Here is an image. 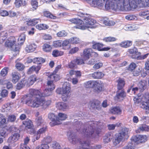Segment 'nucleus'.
I'll return each instance as SVG.
<instances>
[{
    "label": "nucleus",
    "instance_id": "obj_1",
    "mask_svg": "<svg viewBox=\"0 0 149 149\" xmlns=\"http://www.w3.org/2000/svg\"><path fill=\"white\" fill-rule=\"evenodd\" d=\"M75 126L77 127V130L79 131L85 136L91 138L95 137L98 135L101 132L100 129L94 131V127L95 124L93 122H90L84 125L80 121H75Z\"/></svg>",
    "mask_w": 149,
    "mask_h": 149
},
{
    "label": "nucleus",
    "instance_id": "obj_2",
    "mask_svg": "<svg viewBox=\"0 0 149 149\" xmlns=\"http://www.w3.org/2000/svg\"><path fill=\"white\" fill-rule=\"evenodd\" d=\"M79 15L81 17H84L83 19V21L78 18H72L68 20L72 23L78 24L81 25L83 22H84V24L82 25L75 26V27L76 29L84 30L88 28H93L95 27L93 25L95 23L96 21L91 18L89 15L83 13H80Z\"/></svg>",
    "mask_w": 149,
    "mask_h": 149
},
{
    "label": "nucleus",
    "instance_id": "obj_3",
    "mask_svg": "<svg viewBox=\"0 0 149 149\" xmlns=\"http://www.w3.org/2000/svg\"><path fill=\"white\" fill-rule=\"evenodd\" d=\"M29 94L27 96V99L26 104L28 106L33 108H37L41 106L42 104L41 102L42 95L40 91L31 89L29 90Z\"/></svg>",
    "mask_w": 149,
    "mask_h": 149
},
{
    "label": "nucleus",
    "instance_id": "obj_4",
    "mask_svg": "<svg viewBox=\"0 0 149 149\" xmlns=\"http://www.w3.org/2000/svg\"><path fill=\"white\" fill-rule=\"evenodd\" d=\"M68 138L69 141L73 144L77 143L81 144L82 147L77 146V149H90V143L88 141H81L79 140L77 141L75 134L71 132H68L67 133Z\"/></svg>",
    "mask_w": 149,
    "mask_h": 149
},
{
    "label": "nucleus",
    "instance_id": "obj_5",
    "mask_svg": "<svg viewBox=\"0 0 149 149\" xmlns=\"http://www.w3.org/2000/svg\"><path fill=\"white\" fill-rule=\"evenodd\" d=\"M16 39L14 37H10L5 42V46L10 48L17 55L18 54L20 49V46L16 44Z\"/></svg>",
    "mask_w": 149,
    "mask_h": 149
},
{
    "label": "nucleus",
    "instance_id": "obj_6",
    "mask_svg": "<svg viewBox=\"0 0 149 149\" xmlns=\"http://www.w3.org/2000/svg\"><path fill=\"white\" fill-rule=\"evenodd\" d=\"M70 84L67 82L63 84L62 89L58 88L56 91L57 93L62 95L61 97L63 100L66 101L70 97Z\"/></svg>",
    "mask_w": 149,
    "mask_h": 149
},
{
    "label": "nucleus",
    "instance_id": "obj_7",
    "mask_svg": "<svg viewBox=\"0 0 149 149\" xmlns=\"http://www.w3.org/2000/svg\"><path fill=\"white\" fill-rule=\"evenodd\" d=\"M48 88L45 89L43 94L40 92V94L42 95L41 97H44L48 96L52 94V91L55 88V86L52 83V81H49L47 83Z\"/></svg>",
    "mask_w": 149,
    "mask_h": 149
},
{
    "label": "nucleus",
    "instance_id": "obj_8",
    "mask_svg": "<svg viewBox=\"0 0 149 149\" xmlns=\"http://www.w3.org/2000/svg\"><path fill=\"white\" fill-rule=\"evenodd\" d=\"M147 137L146 135H137L132 137V139L138 143L144 142L147 141Z\"/></svg>",
    "mask_w": 149,
    "mask_h": 149
},
{
    "label": "nucleus",
    "instance_id": "obj_9",
    "mask_svg": "<svg viewBox=\"0 0 149 149\" xmlns=\"http://www.w3.org/2000/svg\"><path fill=\"white\" fill-rule=\"evenodd\" d=\"M23 124L24 125L25 127L28 128L29 130H31V131L29 132V133H33L34 132L35 130L33 128V126L32 124V123L31 120H26L25 121L23 122Z\"/></svg>",
    "mask_w": 149,
    "mask_h": 149
},
{
    "label": "nucleus",
    "instance_id": "obj_10",
    "mask_svg": "<svg viewBox=\"0 0 149 149\" xmlns=\"http://www.w3.org/2000/svg\"><path fill=\"white\" fill-rule=\"evenodd\" d=\"M48 118L52 121L50 123L51 126L58 125L60 123L57 122V117L53 113H50L48 115Z\"/></svg>",
    "mask_w": 149,
    "mask_h": 149
},
{
    "label": "nucleus",
    "instance_id": "obj_11",
    "mask_svg": "<svg viewBox=\"0 0 149 149\" xmlns=\"http://www.w3.org/2000/svg\"><path fill=\"white\" fill-rule=\"evenodd\" d=\"M93 45L92 47L93 49H97L99 51H108L110 49V47H106L102 48L103 46V44L99 43H96L95 42L93 41Z\"/></svg>",
    "mask_w": 149,
    "mask_h": 149
},
{
    "label": "nucleus",
    "instance_id": "obj_12",
    "mask_svg": "<svg viewBox=\"0 0 149 149\" xmlns=\"http://www.w3.org/2000/svg\"><path fill=\"white\" fill-rule=\"evenodd\" d=\"M128 129L126 128H123L121 131L117 134L123 140L127 139L129 137L128 134Z\"/></svg>",
    "mask_w": 149,
    "mask_h": 149
},
{
    "label": "nucleus",
    "instance_id": "obj_13",
    "mask_svg": "<svg viewBox=\"0 0 149 149\" xmlns=\"http://www.w3.org/2000/svg\"><path fill=\"white\" fill-rule=\"evenodd\" d=\"M125 96V93L124 90H118L117 92L116 95L115 97V99L116 100L120 101L123 100Z\"/></svg>",
    "mask_w": 149,
    "mask_h": 149
},
{
    "label": "nucleus",
    "instance_id": "obj_14",
    "mask_svg": "<svg viewBox=\"0 0 149 149\" xmlns=\"http://www.w3.org/2000/svg\"><path fill=\"white\" fill-rule=\"evenodd\" d=\"M128 52L132 58H138L140 54V53L138 52L137 48L135 47L129 49Z\"/></svg>",
    "mask_w": 149,
    "mask_h": 149
},
{
    "label": "nucleus",
    "instance_id": "obj_15",
    "mask_svg": "<svg viewBox=\"0 0 149 149\" xmlns=\"http://www.w3.org/2000/svg\"><path fill=\"white\" fill-rule=\"evenodd\" d=\"M20 137L19 134L17 133L14 134L8 138V141L9 143H12L17 141Z\"/></svg>",
    "mask_w": 149,
    "mask_h": 149
},
{
    "label": "nucleus",
    "instance_id": "obj_16",
    "mask_svg": "<svg viewBox=\"0 0 149 149\" xmlns=\"http://www.w3.org/2000/svg\"><path fill=\"white\" fill-rule=\"evenodd\" d=\"M92 52V50L91 48L86 49L84 50L83 57L85 60L89 59Z\"/></svg>",
    "mask_w": 149,
    "mask_h": 149
},
{
    "label": "nucleus",
    "instance_id": "obj_17",
    "mask_svg": "<svg viewBox=\"0 0 149 149\" xmlns=\"http://www.w3.org/2000/svg\"><path fill=\"white\" fill-rule=\"evenodd\" d=\"M12 81L14 84H16L20 79L21 77L18 72H14L12 74Z\"/></svg>",
    "mask_w": 149,
    "mask_h": 149
},
{
    "label": "nucleus",
    "instance_id": "obj_18",
    "mask_svg": "<svg viewBox=\"0 0 149 149\" xmlns=\"http://www.w3.org/2000/svg\"><path fill=\"white\" fill-rule=\"evenodd\" d=\"M23 80L26 81V84H25V85L30 86L32 85L36 79L35 76L32 75L30 76L27 80L25 79H23Z\"/></svg>",
    "mask_w": 149,
    "mask_h": 149
},
{
    "label": "nucleus",
    "instance_id": "obj_19",
    "mask_svg": "<svg viewBox=\"0 0 149 149\" xmlns=\"http://www.w3.org/2000/svg\"><path fill=\"white\" fill-rule=\"evenodd\" d=\"M122 111L121 108L118 106L111 107L110 110L111 113L114 114H120L122 113Z\"/></svg>",
    "mask_w": 149,
    "mask_h": 149
},
{
    "label": "nucleus",
    "instance_id": "obj_20",
    "mask_svg": "<svg viewBox=\"0 0 149 149\" xmlns=\"http://www.w3.org/2000/svg\"><path fill=\"white\" fill-rule=\"evenodd\" d=\"M148 102H143L140 104V107L146 110V113H149V99H148Z\"/></svg>",
    "mask_w": 149,
    "mask_h": 149
},
{
    "label": "nucleus",
    "instance_id": "obj_21",
    "mask_svg": "<svg viewBox=\"0 0 149 149\" xmlns=\"http://www.w3.org/2000/svg\"><path fill=\"white\" fill-rule=\"evenodd\" d=\"M36 47V45L34 43L27 45L25 48V51L28 53L32 52L35 50Z\"/></svg>",
    "mask_w": 149,
    "mask_h": 149
},
{
    "label": "nucleus",
    "instance_id": "obj_22",
    "mask_svg": "<svg viewBox=\"0 0 149 149\" xmlns=\"http://www.w3.org/2000/svg\"><path fill=\"white\" fill-rule=\"evenodd\" d=\"M139 89L141 91H143L146 88L147 82L145 80L141 81L138 84Z\"/></svg>",
    "mask_w": 149,
    "mask_h": 149
},
{
    "label": "nucleus",
    "instance_id": "obj_23",
    "mask_svg": "<svg viewBox=\"0 0 149 149\" xmlns=\"http://www.w3.org/2000/svg\"><path fill=\"white\" fill-rule=\"evenodd\" d=\"M97 82L95 81H90L84 83V86L86 88H93L96 85Z\"/></svg>",
    "mask_w": 149,
    "mask_h": 149
},
{
    "label": "nucleus",
    "instance_id": "obj_24",
    "mask_svg": "<svg viewBox=\"0 0 149 149\" xmlns=\"http://www.w3.org/2000/svg\"><path fill=\"white\" fill-rule=\"evenodd\" d=\"M132 44V42L131 41L127 40L121 42L119 45L122 47L127 48L131 46Z\"/></svg>",
    "mask_w": 149,
    "mask_h": 149
},
{
    "label": "nucleus",
    "instance_id": "obj_25",
    "mask_svg": "<svg viewBox=\"0 0 149 149\" xmlns=\"http://www.w3.org/2000/svg\"><path fill=\"white\" fill-rule=\"evenodd\" d=\"M59 79V76L54 73H52L49 74L48 76V80L49 81H52L53 83L54 80H57Z\"/></svg>",
    "mask_w": 149,
    "mask_h": 149
},
{
    "label": "nucleus",
    "instance_id": "obj_26",
    "mask_svg": "<svg viewBox=\"0 0 149 149\" xmlns=\"http://www.w3.org/2000/svg\"><path fill=\"white\" fill-rule=\"evenodd\" d=\"M100 104V101H96L95 102H92L91 105V107L94 109L99 110L101 109V106Z\"/></svg>",
    "mask_w": 149,
    "mask_h": 149
},
{
    "label": "nucleus",
    "instance_id": "obj_27",
    "mask_svg": "<svg viewBox=\"0 0 149 149\" xmlns=\"http://www.w3.org/2000/svg\"><path fill=\"white\" fill-rule=\"evenodd\" d=\"M118 84L117 85L118 90H124L123 88L125 84V81L122 79L119 78L117 81Z\"/></svg>",
    "mask_w": 149,
    "mask_h": 149
},
{
    "label": "nucleus",
    "instance_id": "obj_28",
    "mask_svg": "<svg viewBox=\"0 0 149 149\" xmlns=\"http://www.w3.org/2000/svg\"><path fill=\"white\" fill-rule=\"evenodd\" d=\"M6 124V118L3 114L0 113V127H3Z\"/></svg>",
    "mask_w": 149,
    "mask_h": 149
},
{
    "label": "nucleus",
    "instance_id": "obj_29",
    "mask_svg": "<svg viewBox=\"0 0 149 149\" xmlns=\"http://www.w3.org/2000/svg\"><path fill=\"white\" fill-rule=\"evenodd\" d=\"M104 75V74L101 72H95L92 74V77L94 79H101Z\"/></svg>",
    "mask_w": 149,
    "mask_h": 149
},
{
    "label": "nucleus",
    "instance_id": "obj_30",
    "mask_svg": "<svg viewBox=\"0 0 149 149\" xmlns=\"http://www.w3.org/2000/svg\"><path fill=\"white\" fill-rule=\"evenodd\" d=\"M102 86L103 85L102 84L97 82L95 86L93 87L94 88V91L98 93L100 92L102 90Z\"/></svg>",
    "mask_w": 149,
    "mask_h": 149
},
{
    "label": "nucleus",
    "instance_id": "obj_31",
    "mask_svg": "<svg viewBox=\"0 0 149 149\" xmlns=\"http://www.w3.org/2000/svg\"><path fill=\"white\" fill-rule=\"evenodd\" d=\"M51 146L53 149H70L66 148L62 149L60 144L56 141L53 142Z\"/></svg>",
    "mask_w": 149,
    "mask_h": 149
},
{
    "label": "nucleus",
    "instance_id": "obj_32",
    "mask_svg": "<svg viewBox=\"0 0 149 149\" xmlns=\"http://www.w3.org/2000/svg\"><path fill=\"white\" fill-rule=\"evenodd\" d=\"M36 123L37 126H42L45 124L44 120L41 116H39L36 119Z\"/></svg>",
    "mask_w": 149,
    "mask_h": 149
},
{
    "label": "nucleus",
    "instance_id": "obj_33",
    "mask_svg": "<svg viewBox=\"0 0 149 149\" xmlns=\"http://www.w3.org/2000/svg\"><path fill=\"white\" fill-rule=\"evenodd\" d=\"M57 108L59 110H63L66 109L67 106L66 104L63 102H59L56 105Z\"/></svg>",
    "mask_w": 149,
    "mask_h": 149
},
{
    "label": "nucleus",
    "instance_id": "obj_34",
    "mask_svg": "<svg viewBox=\"0 0 149 149\" xmlns=\"http://www.w3.org/2000/svg\"><path fill=\"white\" fill-rule=\"evenodd\" d=\"M11 109V106L10 103H7L4 104L1 110L2 112H7L10 110Z\"/></svg>",
    "mask_w": 149,
    "mask_h": 149
},
{
    "label": "nucleus",
    "instance_id": "obj_35",
    "mask_svg": "<svg viewBox=\"0 0 149 149\" xmlns=\"http://www.w3.org/2000/svg\"><path fill=\"white\" fill-rule=\"evenodd\" d=\"M40 21L38 19H34L29 21L26 23L27 26H33L38 23Z\"/></svg>",
    "mask_w": 149,
    "mask_h": 149
},
{
    "label": "nucleus",
    "instance_id": "obj_36",
    "mask_svg": "<svg viewBox=\"0 0 149 149\" xmlns=\"http://www.w3.org/2000/svg\"><path fill=\"white\" fill-rule=\"evenodd\" d=\"M26 81L24 80L23 79H22L20 82H18L16 86V88L20 90L22 89L26 84Z\"/></svg>",
    "mask_w": 149,
    "mask_h": 149
},
{
    "label": "nucleus",
    "instance_id": "obj_37",
    "mask_svg": "<svg viewBox=\"0 0 149 149\" xmlns=\"http://www.w3.org/2000/svg\"><path fill=\"white\" fill-rule=\"evenodd\" d=\"M67 115L65 113H59L57 117V122L60 123L59 120H65L67 118Z\"/></svg>",
    "mask_w": 149,
    "mask_h": 149
},
{
    "label": "nucleus",
    "instance_id": "obj_38",
    "mask_svg": "<svg viewBox=\"0 0 149 149\" xmlns=\"http://www.w3.org/2000/svg\"><path fill=\"white\" fill-rule=\"evenodd\" d=\"M33 62L37 64L43 63L45 61L44 59L41 57H37L34 58L32 60Z\"/></svg>",
    "mask_w": 149,
    "mask_h": 149
},
{
    "label": "nucleus",
    "instance_id": "obj_39",
    "mask_svg": "<svg viewBox=\"0 0 149 149\" xmlns=\"http://www.w3.org/2000/svg\"><path fill=\"white\" fill-rule=\"evenodd\" d=\"M42 100H41L42 104L41 106L43 108H46L47 106L49 105L51 103V101L50 100L45 101L44 97H42Z\"/></svg>",
    "mask_w": 149,
    "mask_h": 149
},
{
    "label": "nucleus",
    "instance_id": "obj_40",
    "mask_svg": "<svg viewBox=\"0 0 149 149\" xmlns=\"http://www.w3.org/2000/svg\"><path fill=\"white\" fill-rule=\"evenodd\" d=\"M26 36L24 34H21L18 38V42L17 43V45L20 46L22 45L24 42Z\"/></svg>",
    "mask_w": 149,
    "mask_h": 149
},
{
    "label": "nucleus",
    "instance_id": "obj_41",
    "mask_svg": "<svg viewBox=\"0 0 149 149\" xmlns=\"http://www.w3.org/2000/svg\"><path fill=\"white\" fill-rule=\"evenodd\" d=\"M36 28L37 29L40 30L47 29L49 28V26L45 24H40L37 25Z\"/></svg>",
    "mask_w": 149,
    "mask_h": 149
},
{
    "label": "nucleus",
    "instance_id": "obj_42",
    "mask_svg": "<svg viewBox=\"0 0 149 149\" xmlns=\"http://www.w3.org/2000/svg\"><path fill=\"white\" fill-rule=\"evenodd\" d=\"M123 140V139L117 134L116 136L115 139L113 141V144L115 146H116L120 142Z\"/></svg>",
    "mask_w": 149,
    "mask_h": 149
},
{
    "label": "nucleus",
    "instance_id": "obj_43",
    "mask_svg": "<svg viewBox=\"0 0 149 149\" xmlns=\"http://www.w3.org/2000/svg\"><path fill=\"white\" fill-rule=\"evenodd\" d=\"M103 23L105 25L108 26H113L115 24V23L113 21H110L107 18H105L104 19Z\"/></svg>",
    "mask_w": 149,
    "mask_h": 149
},
{
    "label": "nucleus",
    "instance_id": "obj_44",
    "mask_svg": "<svg viewBox=\"0 0 149 149\" xmlns=\"http://www.w3.org/2000/svg\"><path fill=\"white\" fill-rule=\"evenodd\" d=\"M49 146L47 144L42 143L37 146L36 149H49Z\"/></svg>",
    "mask_w": 149,
    "mask_h": 149
},
{
    "label": "nucleus",
    "instance_id": "obj_45",
    "mask_svg": "<svg viewBox=\"0 0 149 149\" xmlns=\"http://www.w3.org/2000/svg\"><path fill=\"white\" fill-rule=\"evenodd\" d=\"M63 52L62 51H60L57 50H54L52 53V54L53 56L56 57L62 55Z\"/></svg>",
    "mask_w": 149,
    "mask_h": 149
},
{
    "label": "nucleus",
    "instance_id": "obj_46",
    "mask_svg": "<svg viewBox=\"0 0 149 149\" xmlns=\"http://www.w3.org/2000/svg\"><path fill=\"white\" fill-rule=\"evenodd\" d=\"M124 28L127 31L134 30L136 29L135 27V26L130 24L126 25L124 26Z\"/></svg>",
    "mask_w": 149,
    "mask_h": 149
},
{
    "label": "nucleus",
    "instance_id": "obj_47",
    "mask_svg": "<svg viewBox=\"0 0 149 149\" xmlns=\"http://www.w3.org/2000/svg\"><path fill=\"white\" fill-rule=\"evenodd\" d=\"M42 48L43 50L46 52H49L52 49L51 46L47 44H45L43 45Z\"/></svg>",
    "mask_w": 149,
    "mask_h": 149
},
{
    "label": "nucleus",
    "instance_id": "obj_48",
    "mask_svg": "<svg viewBox=\"0 0 149 149\" xmlns=\"http://www.w3.org/2000/svg\"><path fill=\"white\" fill-rule=\"evenodd\" d=\"M76 63L75 60H74L69 62L67 66V67L68 68H76Z\"/></svg>",
    "mask_w": 149,
    "mask_h": 149
},
{
    "label": "nucleus",
    "instance_id": "obj_49",
    "mask_svg": "<svg viewBox=\"0 0 149 149\" xmlns=\"http://www.w3.org/2000/svg\"><path fill=\"white\" fill-rule=\"evenodd\" d=\"M69 40L71 43L73 44L78 43L80 42L79 39L76 37L71 38L69 39Z\"/></svg>",
    "mask_w": 149,
    "mask_h": 149
},
{
    "label": "nucleus",
    "instance_id": "obj_50",
    "mask_svg": "<svg viewBox=\"0 0 149 149\" xmlns=\"http://www.w3.org/2000/svg\"><path fill=\"white\" fill-rule=\"evenodd\" d=\"M44 15L47 17L55 19L56 18V17L50 13L49 11H46L44 12Z\"/></svg>",
    "mask_w": 149,
    "mask_h": 149
},
{
    "label": "nucleus",
    "instance_id": "obj_51",
    "mask_svg": "<svg viewBox=\"0 0 149 149\" xmlns=\"http://www.w3.org/2000/svg\"><path fill=\"white\" fill-rule=\"evenodd\" d=\"M31 4L34 10L36 9L38 7V3L37 0H31Z\"/></svg>",
    "mask_w": 149,
    "mask_h": 149
},
{
    "label": "nucleus",
    "instance_id": "obj_52",
    "mask_svg": "<svg viewBox=\"0 0 149 149\" xmlns=\"http://www.w3.org/2000/svg\"><path fill=\"white\" fill-rule=\"evenodd\" d=\"M8 69L7 68H3L1 71L0 73V78L1 77H5L7 74Z\"/></svg>",
    "mask_w": 149,
    "mask_h": 149
},
{
    "label": "nucleus",
    "instance_id": "obj_53",
    "mask_svg": "<svg viewBox=\"0 0 149 149\" xmlns=\"http://www.w3.org/2000/svg\"><path fill=\"white\" fill-rule=\"evenodd\" d=\"M139 129L141 131H149V126L146 125H143L139 127Z\"/></svg>",
    "mask_w": 149,
    "mask_h": 149
},
{
    "label": "nucleus",
    "instance_id": "obj_54",
    "mask_svg": "<svg viewBox=\"0 0 149 149\" xmlns=\"http://www.w3.org/2000/svg\"><path fill=\"white\" fill-rule=\"evenodd\" d=\"M15 5L17 7L19 8L22 5L24 6L25 3H23L22 0H15Z\"/></svg>",
    "mask_w": 149,
    "mask_h": 149
},
{
    "label": "nucleus",
    "instance_id": "obj_55",
    "mask_svg": "<svg viewBox=\"0 0 149 149\" xmlns=\"http://www.w3.org/2000/svg\"><path fill=\"white\" fill-rule=\"evenodd\" d=\"M52 141V138L49 136H47L44 138L41 141L42 143H50Z\"/></svg>",
    "mask_w": 149,
    "mask_h": 149
},
{
    "label": "nucleus",
    "instance_id": "obj_56",
    "mask_svg": "<svg viewBox=\"0 0 149 149\" xmlns=\"http://www.w3.org/2000/svg\"><path fill=\"white\" fill-rule=\"evenodd\" d=\"M116 39L113 37H109L104 38L103 40L106 42H111L116 41Z\"/></svg>",
    "mask_w": 149,
    "mask_h": 149
},
{
    "label": "nucleus",
    "instance_id": "obj_57",
    "mask_svg": "<svg viewBox=\"0 0 149 149\" xmlns=\"http://www.w3.org/2000/svg\"><path fill=\"white\" fill-rule=\"evenodd\" d=\"M58 37H65L67 35V33L64 31H62L57 33L56 34Z\"/></svg>",
    "mask_w": 149,
    "mask_h": 149
},
{
    "label": "nucleus",
    "instance_id": "obj_58",
    "mask_svg": "<svg viewBox=\"0 0 149 149\" xmlns=\"http://www.w3.org/2000/svg\"><path fill=\"white\" fill-rule=\"evenodd\" d=\"M53 45L56 47H61L62 46V41L59 40L54 41L53 43Z\"/></svg>",
    "mask_w": 149,
    "mask_h": 149
},
{
    "label": "nucleus",
    "instance_id": "obj_59",
    "mask_svg": "<svg viewBox=\"0 0 149 149\" xmlns=\"http://www.w3.org/2000/svg\"><path fill=\"white\" fill-rule=\"evenodd\" d=\"M16 118L15 115H9L8 117V121L11 122H14L16 120Z\"/></svg>",
    "mask_w": 149,
    "mask_h": 149
},
{
    "label": "nucleus",
    "instance_id": "obj_60",
    "mask_svg": "<svg viewBox=\"0 0 149 149\" xmlns=\"http://www.w3.org/2000/svg\"><path fill=\"white\" fill-rule=\"evenodd\" d=\"M6 84L7 88L8 89L12 88H13V85L11 83L8 81H5L3 84Z\"/></svg>",
    "mask_w": 149,
    "mask_h": 149
},
{
    "label": "nucleus",
    "instance_id": "obj_61",
    "mask_svg": "<svg viewBox=\"0 0 149 149\" xmlns=\"http://www.w3.org/2000/svg\"><path fill=\"white\" fill-rule=\"evenodd\" d=\"M15 66L19 70H22L24 68V65L20 63H16Z\"/></svg>",
    "mask_w": 149,
    "mask_h": 149
},
{
    "label": "nucleus",
    "instance_id": "obj_62",
    "mask_svg": "<svg viewBox=\"0 0 149 149\" xmlns=\"http://www.w3.org/2000/svg\"><path fill=\"white\" fill-rule=\"evenodd\" d=\"M40 137V135L37 132L33 136L32 139V141L34 142L36 140H38Z\"/></svg>",
    "mask_w": 149,
    "mask_h": 149
},
{
    "label": "nucleus",
    "instance_id": "obj_63",
    "mask_svg": "<svg viewBox=\"0 0 149 149\" xmlns=\"http://www.w3.org/2000/svg\"><path fill=\"white\" fill-rule=\"evenodd\" d=\"M46 127H42L40 129L38 130L37 131V132L40 135L41 134L45 133V132L46 131Z\"/></svg>",
    "mask_w": 149,
    "mask_h": 149
},
{
    "label": "nucleus",
    "instance_id": "obj_64",
    "mask_svg": "<svg viewBox=\"0 0 149 149\" xmlns=\"http://www.w3.org/2000/svg\"><path fill=\"white\" fill-rule=\"evenodd\" d=\"M20 149H30L26 144L22 143L20 144Z\"/></svg>",
    "mask_w": 149,
    "mask_h": 149
}]
</instances>
